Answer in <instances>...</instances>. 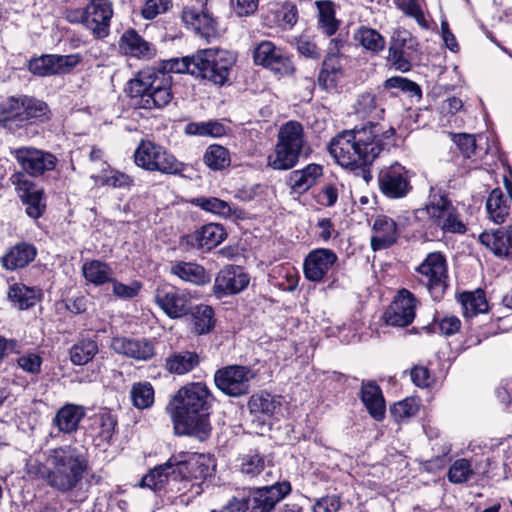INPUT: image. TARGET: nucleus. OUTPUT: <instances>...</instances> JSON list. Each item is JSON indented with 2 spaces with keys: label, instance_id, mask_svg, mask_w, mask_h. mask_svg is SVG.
I'll return each mask as SVG.
<instances>
[{
  "label": "nucleus",
  "instance_id": "obj_1",
  "mask_svg": "<svg viewBox=\"0 0 512 512\" xmlns=\"http://www.w3.org/2000/svg\"><path fill=\"white\" fill-rule=\"evenodd\" d=\"M214 401L211 390L203 382L182 386L166 407L175 434L205 441L212 431L210 416Z\"/></svg>",
  "mask_w": 512,
  "mask_h": 512
},
{
  "label": "nucleus",
  "instance_id": "obj_2",
  "mask_svg": "<svg viewBox=\"0 0 512 512\" xmlns=\"http://www.w3.org/2000/svg\"><path fill=\"white\" fill-rule=\"evenodd\" d=\"M394 135L392 128L369 122L345 130L332 139L329 152L343 167L357 169L371 165L384 149V140Z\"/></svg>",
  "mask_w": 512,
  "mask_h": 512
},
{
  "label": "nucleus",
  "instance_id": "obj_3",
  "mask_svg": "<svg viewBox=\"0 0 512 512\" xmlns=\"http://www.w3.org/2000/svg\"><path fill=\"white\" fill-rule=\"evenodd\" d=\"M126 90L133 103L146 110L162 109L173 99L171 75L155 67L138 71Z\"/></svg>",
  "mask_w": 512,
  "mask_h": 512
},
{
  "label": "nucleus",
  "instance_id": "obj_4",
  "mask_svg": "<svg viewBox=\"0 0 512 512\" xmlns=\"http://www.w3.org/2000/svg\"><path fill=\"white\" fill-rule=\"evenodd\" d=\"M168 465H174L173 479L175 491L181 494L199 495L203 485L216 468L213 457L207 454L179 452L168 459Z\"/></svg>",
  "mask_w": 512,
  "mask_h": 512
},
{
  "label": "nucleus",
  "instance_id": "obj_5",
  "mask_svg": "<svg viewBox=\"0 0 512 512\" xmlns=\"http://www.w3.org/2000/svg\"><path fill=\"white\" fill-rule=\"evenodd\" d=\"M46 464L47 483L62 492L74 489L87 468L83 453L70 445L50 450Z\"/></svg>",
  "mask_w": 512,
  "mask_h": 512
},
{
  "label": "nucleus",
  "instance_id": "obj_6",
  "mask_svg": "<svg viewBox=\"0 0 512 512\" xmlns=\"http://www.w3.org/2000/svg\"><path fill=\"white\" fill-rule=\"evenodd\" d=\"M306 146L303 126L297 121L284 123L277 134L267 165L274 170H289L297 165Z\"/></svg>",
  "mask_w": 512,
  "mask_h": 512
},
{
  "label": "nucleus",
  "instance_id": "obj_7",
  "mask_svg": "<svg viewBox=\"0 0 512 512\" xmlns=\"http://www.w3.org/2000/svg\"><path fill=\"white\" fill-rule=\"evenodd\" d=\"M425 211L432 224L444 234L466 233L467 226L458 209L441 188L437 186L430 188Z\"/></svg>",
  "mask_w": 512,
  "mask_h": 512
},
{
  "label": "nucleus",
  "instance_id": "obj_8",
  "mask_svg": "<svg viewBox=\"0 0 512 512\" xmlns=\"http://www.w3.org/2000/svg\"><path fill=\"white\" fill-rule=\"evenodd\" d=\"M133 157L137 167L149 172L176 175L182 173L185 168L173 154L150 140H141Z\"/></svg>",
  "mask_w": 512,
  "mask_h": 512
},
{
  "label": "nucleus",
  "instance_id": "obj_9",
  "mask_svg": "<svg viewBox=\"0 0 512 512\" xmlns=\"http://www.w3.org/2000/svg\"><path fill=\"white\" fill-rule=\"evenodd\" d=\"M195 61V77L223 86L229 79L235 58L227 51L209 48L197 51Z\"/></svg>",
  "mask_w": 512,
  "mask_h": 512
},
{
  "label": "nucleus",
  "instance_id": "obj_10",
  "mask_svg": "<svg viewBox=\"0 0 512 512\" xmlns=\"http://www.w3.org/2000/svg\"><path fill=\"white\" fill-rule=\"evenodd\" d=\"M422 283L434 300H440L448 287L447 262L441 252L429 253L417 267Z\"/></svg>",
  "mask_w": 512,
  "mask_h": 512
},
{
  "label": "nucleus",
  "instance_id": "obj_11",
  "mask_svg": "<svg viewBox=\"0 0 512 512\" xmlns=\"http://www.w3.org/2000/svg\"><path fill=\"white\" fill-rule=\"evenodd\" d=\"M417 51V42L411 33L403 28L393 31L390 39L387 63L397 71L408 72Z\"/></svg>",
  "mask_w": 512,
  "mask_h": 512
},
{
  "label": "nucleus",
  "instance_id": "obj_12",
  "mask_svg": "<svg viewBox=\"0 0 512 512\" xmlns=\"http://www.w3.org/2000/svg\"><path fill=\"white\" fill-rule=\"evenodd\" d=\"M254 377V372L247 366L229 365L215 372L214 382L224 394L240 397L249 392L250 382Z\"/></svg>",
  "mask_w": 512,
  "mask_h": 512
},
{
  "label": "nucleus",
  "instance_id": "obj_13",
  "mask_svg": "<svg viewBox=\"0 0 512 512\" xmlns=\"http://www.w3.org/2000/svg\"><path fill=\"white\" fill-rule=\"evenodd\" d=\"M253 60L256 65L281 75L292 74L295 70L292 61L283 49L269 40L261 41L255 46Z\"/></svg>",
  "mask_w": 512,
  "mask_h": 512
},
{
  "label": "nucleus",
  "instance_id": "obj_14",
  "mask_svg": "<svg viewBox=\"0 0 512 512\" xmlns=\"http://www.w3.org/2000/svg\"><path fill=\"white\" fill-rule=\"evenodd\" d=\"M154 301L171 319L181 318L191 310L189 295L185 291L169 284H163L156 288Z\"/></svg>",
  "mask_w": 512,
  "mask_h": 512
},
{
  "label": "nucleus",
  "instance_id": "obj_15",
  "mask_svg": "<svg viewBox=\"0 0 512 512\" xmlns=\"http://www.w3.org/2000/svg\"><path fill=\"white\" fill-rule=\"evenodd\" d=\"M417 305L416 297L409 290L402 288L384 312L383 319L391 326H408L415 318Z\"/></svg>",
  "mask_w": 512,
  "mask_h": 512
},
{
  "label": "nucleus",
  "instance_id": "obj_16",
  "mask_svg": "<svg viewBox=\"0 0 512 512\" xmlns=\"http://www.w3.org/2000/svg\"><path fill=\"white\" fill-rule=\"evenodd\" d=\"M11 154L15 157L23 170L33 176L42 175L46 171L53 170L57 162L56 157L50 152L33 147L13 149Z\"/></svg>",
  "mask_w": 512,
  "mask_h": 512
},
{
  "label": "nucleus",
  "instance_id": "obj_17",
  "mask_svg": "<svg viewBox=\"0 0 512 512\" xmlns=\"http://www.w3.org/2000/svg\"><path fill=\"white\" fill-rule=\"evenodd\" d=\"M227 236L224 227L220 224L209 223L181 238V245L188 249L210 251L221 244Z\"/></svg>",
  "mask_w": 512,
  "mask_h": 512
},
{
  "label": "nucleus",
  "instance_id": "obj_18",
  "mask_svg": "<svg viewBox=\"0 0 512 512\" xmlns=\"http://www.w3.org/2000/svg\"><path fill=\"white\" fill-rule=\"evenodd\" d=\"M112 16V4L108 0H91L85 7L86 28L96 38H105L109 35Z\"/></svg>",
  "mask_w": 512,
  "mask_h": 512
},
{
  "label": "nucleus",
  "instance_id": "obj_19",
  "mask_svg": "<svg viewBox=\"0 0 512 512\" xmlns=\"http://www.w3.org/2000/svg\"><path fill=\"white\" fill-rule=\"evenodd\" d=\"M20 198L26 204L27 214L34 219L42 216L45 209L43 190L36 187L23 173H14L10 178Z\"/></svg>",
  "mask_w": 512,
  "mask_h": 512
},
{
  "label": "nucleus",
  "instance_id": "obj_20",
  "mask_svg": "<svg viewBox=\"0 0 512 512\" xmlns=\"http://www.w3.org/2000/svg\"><path fill=\"white\" fill-rule=\"evenodd\" d=\"M379 187L384 195L394 199L405 197L412 188L407 171L398 163L381 171Z\"/></svg>",
  "mask_w": 512,
  "mask_h": 512
},
{
  "label": "nucleus",
  "instance_id": "obj_21",
  "mask_svg": "<svg viewBox=\"0 0 512 512\" xmlns=\"http://www.w3.org/2000/svg\"><path fill=\"white\" fill-rule=\"evenodd\" d=\"M111 348L120 355L136 361H148L155 355V343L146 338L114 337Z\"/></svg>",
  "mask_w": 512,
  "mask_h": 512
},
{
  "label": "nucleus",
  "instance_id": "obj_22",
  "mask_svg": "<svg viewBox=\"0 0 512 512\" xmlns=\"http://www.w3.org/2000/svg\"><path fill=\"white\" fill-rule=\"evenodd\" d=\"M334 251L326 248L314 249L306 256L303 264L304 275L309 281H322L337 262Z\"/></svg>",
  "mask_w": 512,
  "mask_h": 512
},
{
  "label": "nucleus",
  "instance_id": "obj_23",
  "mask_svg": "<svg viewBox=\"0 0 512 512\" xmlns=\"http://www.w3.org/2000/svg\"><path fill=\"white\" fill-rule=\"evenodd\" d=\"M249 281V276L240 267L226 266L218 272L213 292L217 298L237 294L247 287Z\"/></svg>",
  "mask_w": 512,
  "mask_h": 512
},
{
  "label": "nucleus",
  "instance_id": "obj_24",
  "mask_svg": "<svg viewBox=\"0 0 512 512\" xmlns=\"http://www.w3.org/2000/svg\"><path fill=\"white\" fill-rule=\"evenodd\" d=\"M479 241L497 257L512 256V226L484 231L479 235Z\"/></svg>",
  "mask_w": 512,
  "mask_h": 512
},
{
  "label": "nucleus",
  "instance_id": "obj_25",
  "mask_svg": "<svg viewBox=\"0 0 512 512\" xmlns=\"http://www.w3.org/2000/svg\"><path fill=\"white\" fill-rule=\"evenodd\" d=\"M200 8L185 7L182 12V19L186 25L191 26L202 37H209L216 31V21L204 10L207 0H196Z\"/></svg>",
  "mask_w": 512,
  "mask_h": 512
},
{
  "label": "nucleus",
  "instance_id": "obj_26",
  "mask_svg": "<svg viewBox=\"0 0 512 512\" xmlns=\"http://www.w3.org/2000/svg\"><path fill=\"white\" fill-rule=\"evenodd\" d=\"M399 237L396 222L384 215L376 217L372 226L371 248L382 250L393 245Z\"/></svg>",
  "mask_w": 512,
  "mask_h": 512
},
{
  "label": "nucleus",
  "instance_id": "obj_27",
  "mask_svg": "<svg viewBox=\"0 0 512 512\" xmlns=\"http://www.w3.org/2000/svg\"><path fill=\"white\" fill-rule=\"evenodd\" d=\"M323 174V167L319 164L310 163L302 169L291 171L286 183L292 193L303 194L307 192Z\"/></svg>",
  "mask_w": 512,
  "mask_h": 512
},
{
  "label": "nucleus",
  "instance_id": "obj_28",
  "mask_svg": "<svg viewBox=\"0 0 512 512\" xmlns=\"http://www.w3.org/2000/svg\"><path fill=\"white\" fill-rule=\"evenodd\" d=\"M119 48L126 55L139 59L149 60L156 54L155 47L133 29L122 34L119 40Z\"/></svg>",
  "mask_w": 512,
  "mask_h": 512
},
{
  "label": "nucleus",
  "instance_id": "obj_29",
  "mask_svg": "<svg viewBox=\"0 0 512 512\" xmlns=\"http://www.w3.org/2000/svg\"><path fill=\"white\" fill-rule=\"evenodd\" d=\"M84 417L85 409L83 406L68 403L56 412L52 424L59 432L71 434L77 431Z\"/></svg>",
  "mask_w": 512,
  "mask_h": 512
},
{
  "label": "nucleus",
  "instance_id": "obj_30",
  "mask_svg": "<svg viewBox=\"0 0 512 512\" xmlns=\"http://www.w3.org/2000/svg\"><path fill=\"white\" fill-rule=\"evenodd\" d=\"M37 255L34 245L26 242L12 246L2 257V266L9 271L21 269L31 263Z\"/></svg>",
  "mask_w": 512,
  "mask_h": 512
},
{
  "label": "nucleus",
  "instance_id": "obj_31",
  "mask_svg": "<svg viewBox=\"0 0 512 512\" xmlns=\"http://www.w3.org/2000/svg\"><path fill=\"white\" fill-rule=\"evenodd\" d=\"M361 400L369 414L377 421L385 416V400L380 387L375 382H363L361 386Z\"/></svg>",
  "mask_w": 512,
  "mask_h": 512
},
{
  "label": "nucleus",
  "instance_id": "obj_32",
  "mask_svg": "<svg viewBox=\"0 0 512 512\" xmlns=\"http://www.w3.org/2000/svg\"><path fill=\"white\" fill-rule=\"evenodd\" d=\"M170 272L181 280L195 285H205L211 280L205 268L194 262H175L171 265Z\"/></svg>",
  "mask_w": 512,
  "mask_h": 512
},
{
  "label": "nucleus",
  "instance_id": "obj_33",
  "mask_svg": "<svg viewBox=\"0 0 512 512\" xmlns=\"http://www.w3.org/2000/svg\"><path fill=\"white\" fill-rule=\"evenodd\" d=\"M174 465H168V461L151 469L141 480L140 486L152 489L154 491L161 490L165 485L170 486L171 490H175L173 479Z\"/></svg>",
  "mask_w": 512,
  "mask_h": 512
},
{
  "label": "nucleus",
  "instance_id": "obj_34",
  "mask_svg": "<svg viewBox=\"0 0 512 512\" xmlns=\"http://www.w3.org/2000/svg\"><path fill=\"white\" fill-rule=\"evenodd\" d=\"M8 297L20 310H26L40 301L42 291L37 287H29L23 283H15L10 287Z\"/></svg>",
  "mask_w": 512,
  "mask_h": 512
},
{
  "label": "nucleus",
  "instance_id": "obj_35",
  "mask_svg": "<svg viewBox=\"0 0 512 512\" xmlns=\"http://www.w3.org/2000/svg\"><path fill=\"white\" fill-rule=\"evenodd\" d=\"M199 363V355L196 352L179 351L166 358L165 368L169 373L183 375L192 371Z\"/></svg>",
  "mask_w": 512,
  "mask_h": 512
},
{
  "label": "nucleus",
  "instance_id": "obj_36",
  "mask_svg": "<svg viewBox=\"0 0 512 512\" xmlns=\"http://www.w3.org/2000/svg\"><path fill=\"white\" fill-rule=\"evenodd\" d=\"M343 75L344 70L340 59L324 58L318 74V84L324 90L335 89Z\"/></svg>",
  "mask_w": 512,
  "mask_h": 512
},
{
  "label": "nucleus",
  "instance_id": "obj_37",
  "mask_svg": "<svg viewBox=\"0 0 512 512\" xmlns=\"http://www.w3.org/2000/svg\"><path fill=\"white\" fill-rule=\"evenodd\" d=\"M280 406V397L271 395L267 392L254 394L248 401V408L250 412L265 418L272 417L276 411L280 409Z\"/></svg>",
  "mask_w": 512,
  "mask_h": 512
},
{
  "label": "nucleus",
  "instance_id": "obj_38",
  "mask_svg": "<svg viewBox=\"0 0 512 512\" xmlns=\"http://www.w3.org/2000/svg\"><path fill=\"white\" fill-rule=\"evenodd\" d=\"M462 305L463 315L466 318H472L478 314L487 313L489 304L485 297V293L481 289L472 292H463L459 296Z\"/></svg>",
  "mask_w": 512,
  "mask_h": 512
},
{
  "label": "nucleus",
  "instance_id": "obj_39",
  "mask_svg": "<svg viewBox=\"0 0 512 512\" xmlns=\"http://www.w3.org/2000/svg\"><path fill=\"white\" fill-rule=\"evenodd\" d=\"M20 124L34 120H44L48 118L49 108L48 105L38 99L20 96Z\"/></svg>",
  "mask_w": 512,
  "mask_h": 512
},
{
  "label": "nucleus",
  "instance_id": "obj_40",
  "mask_svg": "<svg viewBox=\"0 0 512 512\" xmlns=\"http://www.w3.org/2000/svg\"><path fill=\"white\" fill-rule=\"evenodd\" d=\"M315 5L318 9V28L324 35L333 36L340 24L335 18L334 4L329 0H318Z\"/></svg>",
  "mask_w": 512,
  "mask_h": 512
},
{
  "label": "nucleus",
  "instance_id": "obj_41",
  "mask_svg": "<svg viewBox=\"0 0 512 512\" xmlns=\"http://www.w3.org/2000/svg\"><path fill=\"white\" fill-rule=\"evenodd\" d=\"M82 273L88 282L97 286L109 283L113 275L111 267L99 260L86 261L82 266Z\"/></svg>",
  "mask_w": 512,
  "mask_h": 512
},
{
  "label": "nucleus",
  "instance_id": "obj_42",
  "mask_svg": "<svg viewBox=\"0 0 512 512\" xmlns=\"http://www.w3.org/2000/svg\"><path fill=\"white\" fill-rule=\"evenodd\" d=\"M486 210L489 218L494 223L501 224L505 222L506 217L509 215L510 207L500 189L497 188L491 191L486 201Z\"/></svg>",
  "mask_w": 512,
  "mask_h": 512
},
{
  "label": "nucleus",
  "instance_id": "obj_43",
  "mask_svg": "<svg viewBox=\"0 0 512 512\" xmlns=\"http://www.w3.org/2000/svg\"><path fill=\"white\" fill-rule=\"evenodd\" d=\"M354 40L364 49L374 54H378L385 47L384 37L375 29L361 26L354 33Z\"/></svg>",
  "mask_w": 512,
  "mask_h": 512
},
{
  "label": "nucleus",
  "instance_id": "obj_44",
  "mask_svg": "<svg viewBox=\"0 0 512 512\" xmlns=\"http://www.w3.org/2000/svg\"><path fill=\"white\" fill-rule=\"evenodd\" d=\"M98 352V345L93 340H82L70 349V360L75 365H85L91 361Z\"/></svg>",
  "mask_w": 512,
  "mask_h": 512
},
{
  "label": "nucleus",
  "instance_id": "obj_45",
  "mask_svg": "<svg viewBox=\"0 0 512 512\" xmlns=\"http://www.w3.org/2000/svg\"><path fill=\"white\" fill-rule=\"evenodd\" d=\"M204 163L212 170H222L230 165V153L221 145H210L204 154Z\"/></svg>",
  "mask_w": 512,
  "mask_h": 512
},
{
  "label": "nucleus",
  "instance_id": "obj_46",
  "mask_svg": "<svg viewBox=\"0 0 512 512\" xmlns=\"http://www.w3.org/2000/svg\"><path fill=\"white\" fill-rule=\"evenodd\" d=\"M475 474L474 467L469 459L455 460L448 469L447 478L453 484H462L469 481Z\"/></svg>",
  "mask_w": 512,
  "mask_h": 512
},
{
  "label": "nucleus",
  "instance_id": "obj_47",
  "mask_svg": "<svg viewBox=\"0 0 512 512\" xmlns=\"http://www.w3.org/2000/svg\"><path fill=\"white\" fill-rule=\"evenodd\" d=\"M194 330L197 334L202 335L209 333L214 325V311L208 305H199L193 311Z\"/></svg>",
  "mask_w": 512,
  "mask_h": 512
},
{
  "label": "nucleus",
  "instance_id": "obj_48",
  "mask_svg": "<svg viewBox=\"0 0 512 512\" xmlns=\"http://www.w3.org/2000/svg\"><path fill=\"white\" fill-rule=\"evenodd\" d=\"M130 395L133 405L138 409L149 408L154 402V389L148 382L134 384Z\"/></svg>",
  "mask_w": 512,
  "mask_h": 512
},
{
  "label": "nucleus",
  "instance_id": "obj_49",
  "mask_svg": "<svg viewBox=\"0 0 512 512\" xmlns=\"http://www.w3.org/2000/svg\"><path fill=\"white\" fill-rule=\"evenodd\" d=\"M186 133L198 136L220 137L226 133V128L218 121L194 122L186 126Z\"/></svg>",
  "mask_w": 512,
  "mask_h": 512
},
{
  "label": "nucleus",
  "instance_id": "obj_50",
  "mask_svg": "<svg viewBox=\"0 0 512 512\" xmlns=\"http://www.w3.org/2000/svg\"><path fill=\"white\" fill-rule=\"evenodd\" d=\"M193 203L201 209L222 216L229 217L232 213L230 205L219 198L199 197L193 200Z\"/></svg>",
  "mask_w": 512,
  "mask_h": 512
},
{
  "label": "nucleus",
  "instance_id": "obj_51",
  "mask_svg": "<svg viewBox=\"0 0 512 512\" xmlns=\"http://www.w3.org/2000/svg\"><path fill=\"white\" fill-rule=\"evenodd\" d=\"M453 141L460 149L461 153L466 158L481 157L482 154L486 153V150L482 152L477 144V138L470 134H456L453 136Z\"/></svg>",
  "mask_w": 512,
  "mask_h": 512
},
{
  "label": "nucleus",
  "instance_id": "obj_52",
  "mask_svg": "<svg viewBox=\"0 0 512 512\" xmlns=\"http://www.w3.org/2000/svg\"><path fill=\"white\" fill-rule=\"evenodd\" d=\"M266 469L265 457L252 453L241 458L240 471L248 477H255Z\"/></svg>",
  "mask_w": 512,
  "mask_h": 512
},
{
  "label": "nucleus",
  "instance_id": "obj_53",
  "mask_svg": "<svg viewBox=\"0 0 512 512\" xmlns=\"http://www.w3.org/2000/svg\"><path fill=\"white\" fill-rule=\"evenodd\" d=\"M386 89H398L411 97L421 98V89L417 83L401 76H393L384 82Z\"/></svg>",
  "mask_w": 512,
  "mask_h": 512
},
{
  "label": "nucleus",
  "instance_id": "obj_54",
  "mask_svg": "<svg viewBox=\"0 0 512 512\" xmlns=\"http://www.w3.org/2000/svg\"><path fill=\"white\" fill-rule=\"evenodd\" d=\"M28 69L34 75L42 77L56 75L54 55H42L41 57L31 59L28 63Z\"/></svg>",
  "mask_w": 512,
  "mask_h": 512
},
{
  "label": "nucleus",
  "instance_id": "obj_55",
  "mask_svg": "<svg viewBox=\"0 0 512 512\" xmlns=\"http://www.w3.org/2000/svg\"><path fill=\"white\" fill-rule=\"evenodd\" d=\"M419 405L414 398H406L394 404L391 408V414L397 422H403L416 415Z\"/></svg>",
  "mask_w": 512,
  "mask_h": 512
},
{
  "label": "nucleus",
  "instance_id": "obj_56",
  "mask_svg": "<svg viewBox=\"0 0 512 512\" xmlns=\"http://www.w3.org/2000/svg\"><path fill=\"white\" fill-rule=\"evenodd\" d=\"M343 186L338 182L325 183L316 195L317 202L324 207H333Z\"/></svg>",
  "mask_w": 512,
  "mask_h": 512
},
{
  "label": "nucleus",
  "instance_id": "obj_57",
  "mask_svg": "<svg viewBox=\"0 0 512 512\" xmlns=\"http://www.w3.org/2000/svg\"><path fill=\"white\" fill-rule=\"evenodd\" d=\"M116 424V419L109 413H102L94 418V425H96L98 429L97 436L105 442H108L112 438Z\"/></svg>",
  "mask_w": 512,
  "mask_h": 512
},
{
  "label": "nucleus",
  "instance_id": "obj_58",
  "mask_svg": "<svg viewBox=\"0 0 512 512\" xmlns=\"http://www.w3.org/2000/svg\"><path fill=\"white\" fill-rule=\"evenodd\" d=\"M109 283L112 286L113 295L124 300L136 297L142 288V284L139 281H132L129 284H124L116 279L111 278Z\"/></svg>",
  "mask_w": 512,
  "mask_h": 512
},
{
  "label": "nucleus",
  "instance_id": "obj_59",
  "mask_svg": "<svg viewBox=\"0 0 512 512\" xmlns=\"http://www.w3.org/2000/svg\"><path fill=\"white\" fill-rule=\"evenodd\" d=\"M16 122L20 124L19 97H10L0 103V123Z\"/></svg>",
  "mask_w": 512,
  "mask_h": 512
},
{
  "label": "nucleus",
  "instance_id": "obj_60",
  "mask_svg": "<svg viewBox=\"0 0 512 512\" xmlns=\"http://www.w3.org/2000/svg\"><path fill=\"white\" fill-rule=\"evenodd\" d=\"M100 184L113 188H130L134 180L129 175L117 170H111L109 173L99 177Z\"/></svg>",
  "mask_w": 512,
  "mask_h": 512
},
{
  "label": "nucleus",
  "instance_id": "obj_61",
  "mask_svg": "<svg viewBox=\"0 0 512 512\" xmlns=\"http://www.w3.org/2000/svg\"><path fill=\"white\" fill-rule=\"evenodd\" d=\"M196 53L183 58H173L166 62L165 69L173 73H189L194 76Z\"/></svg>",
  "mask_w": 512,
  "mask_h": 512
},
{
  "label": "nucleus",
  "instance_id": "obj_62",
  "mask_svg": "<svg viewBox=\"0 0 512 512\" xmlns=\"http://www.w3.org/2000/svg\"><path fill=\"white\" fill-rule=\"evenodd\" d=\"M171 6L170 0H147L141 10V15L146 20H152L168 11Z\"/></svg>",
  "mask_w": 512,
  "mask_h": 512
},
{
  "label": "nucleus",
  "instance_id": "obj_63",
  "mask_svg": "<svg viewBox=\"0 0 512 512\" xmlns=\"http://www.w3.org/2000/svg\"><path fill=\"white\" fill-rule=\"evenodd\" d=\"M82 60L80 54L54 55L55 72L66 74L71 72Z\"/></svg>",
  "mask_w": 512,
  "mask_h": 512
},
{
  "label": "nucleus",
  "instance_id": "obj_64",
  "mask_svg": "<svg viewBox=\"0 0 512 512\" xmlns=\"http://www.w3.org/2000/svg\"><path fill=\"white\" fill-rule=\"evenodd\" d=\"M398 6L406 15L413 17L420 26L426 27L424 13L416 0H400Z\"/></svg>",
  "mask_w": 512,
  "mask_h": 512
}]
</instances>
